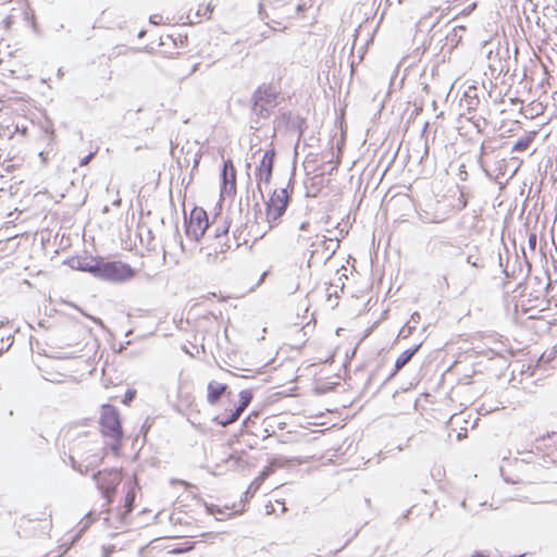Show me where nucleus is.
Returning <instances> with one entry per match:
<instances>
[{
    "label": "nucleus",
    "instance_id": "1",
    "mask_svg": "<svg viewBox=\"0 0 557 557\" xmlns=\"http://www.w3.org/2000/svg\"><path fill=\"white\" fill-rule=\"evenodd\" d=\"M280 88L273 83H262L251 95L250 123L251 128L258 129L261 120L270 117L273 109L277 106Z\"/></svg>",
    "mask_w": 557,
    "mask_h": 557
},
{
    "label": "nucleus",
    "instance_id": "2",
    "mask_svg": "<svg viewBox=\"0 0 557 557\" xmlns=\"http://www.w3.org/2000/svg\"><path fill=\"white\" fill-rule=\"evenodd\" d=\"M295 168L293 169L286 187L273 190L270 199L265 202L267 220L272 228L285 213L294 190Z\"/></svg>",
    "mask_w": 557,
    "mask_h": 557
},
{
    "label": "nucleus",
    "instance_id": "3",
    "mask_svg": "<svg viewBox=\"0 0 557 557\" xmlns=\"http://www.w3.org/2000/svg\"><path fill=\"white\" fill-rule=\"evenodd\" d=\"M135 270L122 261H107L99 258V269L97 278L111 282L123 283L132 280L135 276Z\"/></svg>",
    "mask_w": 557,
    "mask_h": 557
},
{
    "label": "nucleus",
    "instance_id": "4",
    "mask_svg": "<svg viewBox=\"0 0 557 557\" xmlns=\"http://www.w3.org/2000/svg\"><path fill=\"white\" fill-rule=\"evenodd\" d=\"M100 424L103 435L109 436L117 442V444L112 445V449L119 450L120 442L123 437L119 410L110 404L102 405Z\"/></svg>",
    "mask_w": 557,
    "mask_h": 557
},
{
    "label": "nucleus",
    "instance_id": "5",
    "mask_svg": "<svg viewBox=\"0 0 557 557\" xmlns=\"http://www.w3.org/2000/svg\"><path fill=\"white\" fill-rule=\"evenodd\" d=\"M92 479L96 481L97 487L107 504L112 503L116 488L122 481L121 472L117 469L102 470L94 473Z\"/></svg>",
    "mask_w": 557,
    "mask_h": 557
},
{
    "label": "nucleus",
    "instance_id": "6",
    "mask_svg": "<svg viewBox=\"0 0 557 557\" xmlns=\"http://www.w3.org/2000/svg\"><path fill=\"white\" fill-rule=\"evenodd\" d=\"M208 228V215L202 208L195 207L190 211L189 218L187 219L185 216V233L187 237L198 242L202 236H205Z\"/></svg>",
    "mask_w": 557,
    "mask_h": 557
},
{
    "label": "nucleus",
    "instance_id": "7",
    "mask_svg": "<svg viewBox=\"0 0 557 557\" xmlns=\"http://www.w3.org/2000/svg\"><path fill=\"white\" fill-rule=\"evenodd\" d=\"M275 157L276 152L275 150L269 149L263 153V157L259 163V165L256 168V178H257V189L263 199V191L261 188V183L269 184L272 178L273 174V168L275 163Z\"/></svg>",
    "mask_w": 557,
    "mask_h": 557
},
{
    "label": "nucleus",
    "instance_id": "8",
    "mask_svg": "<svg viewBox=\"0 0 557 557\" xmlns=\"http://www.w3.org/2000/svg\"><path fill=\"white\" fill-rule=\"evenodd\" d=\"M531 284L532 292L530 295L533 296L536 300H543L547 302L550 297L549 294L554 290L549 274L545 272L543 276H534L531 281Z\"/></svg>",
    "mask_w": 557,
    "mask_h": 557
},
{
    "label": "nucleus",
    "instance_id": "9",
    "mask_svg": "<svg viewBox=\"0 0 557 557\" xmlns=\"http://www.w3.org/2000/svg\"><path fill=\"white\" fill-rule=\"evenodd\" d=\"M421 345H422L421 343L417 344L400 354V356L395 361L393 371L383 380L382 385H384L386 382L392 380L397 374V372L400 369H403L411 360V358L420 349Z\"/></svg>",
    "mask_w": 557,
    "mask_h": 557
},
{
    "label": "nucleus",
    "instance_id": "10",
    "mask_svg": "<svg viewBox=\"0 0 557 557\" xmlns=\"http://www.w3.org/2000/svg\"><path fill=\"white\" fill-rule=\"evenodd\" d=\"M70 265L75 270L88 272L92 274L95 277H97L99 269V258L90 260L75 258L70 261Z\"/></svg>",
    "mask_w": 557,
    "mask_h": 557
},
{
    "label": "nucleus",
    "instance_id": "11",
    "mask_svg": "<svg viewBox=\"0 0 557 557\" xmlns=\"http://www.w3.org/2000/svg\"><path fill=\"white\" fill-rule=\"evenodd\" d=\"M207 389V401L211 406H214L221 400L223 394L228 389V385L216 381H210Z\"/></svg>",
    "mask_w": 557,
    "mask_h": 557
},
{
    "label": "nucleus",
    "instance_id": "12",
    "mask_svg": "<svg viewBox=\"0 0 557 557\" xmlns=\"http://www.w3.org/2000/svg\"><path fill=\"white\" fill-rule=\"evenodd\" d=\"M45 141L47 143V149L39 152V157L44 163H47L55 154L54 144L55 134L53 128L45 129Z\"/></svg>",
    "mask_w": 557,
    "mask_h": 557
},
{
    "label": "nucleus",
    "instance_id": "13",
    "mask_svg": "<svg viewBox=\"0 0 557 557\" xmlns=\"http://www.w3.org/2000/svg\"><path fill=\"white\" fill-rule=\"evenodd\" d=\"M450 248L458 249V252L455 253V256H458L461 253V250L459 247L454 246V244L447 239H440V238H433L428 244V249L433 255H444L446 250Z\"/></svg>",
    "mask_w": 557,
    "mask_h": 557
},
{
    "label": "nucleus",
    "instance_id": "14",
    "mask_svg": "<svg viewBox=\"0 0 557 557\" xmlns=\"http://www.w3.org/2000/svg\"><path fill=\"white\" fill-rule=\"evenodd\" d=\"M461 107H465L467 111H475L478 106L480 104V98L478 94V88L475 86H470L463 92V97L461 99Z\"/></svg>",
    "mask_w": 557,
    "mask_h": 557
},
{
    "label": "nucleus",
    "instance_id": "15",
    "mask_svg": "<svg viewBox=\"0 0 557 557\" xmlns=\"http://www.w3.org/2000/svg\"><path fill=\"white\" fill-rule=\"evenodd\" d=\"M227 171H231L230 191H235V189H236V170L234 168L232 160H230V159L225 160L223 162V169H222V173H221L222 184H223L225 191H227Z\"/></svg>",
    "mask_w": 557,
    "mask_h": 557
},
{
    "label": "nucleus",
    "instance_id": "16",
    "mask_svg": "<svg viewBox=\"0 0 557 557\" xmlns=\"http://www.w3.org/2000/svg\"><path fill=\"white\" fill-rule=\"evenodd\" d=\"M466 262L470 267L482 270L485 268V259L482 256L480 248L478 246H473L469 249V251L466 255Z\"/></svg>",
    "mask_w": 557,
    "mask_h": 557
},
{
    "label": "nucleus",
    "instance_id": "17",
    "mask_svg": "<svg viewBox=\"0 0 557 557\" xmlns=\"http://www.w3.org/2000/svg\"><path fill=\"white\" fill-rule=\"evenodd\" d=\"M339 163H341V160H339V157L337 156L336 161L334 162L333 165H331L330 169L327 166L329 164L325 161L322 164L315 166L313 169V171L317 172V174L312 177V181H315V180L322 181V177L325 174L332 175L333 172L337 170Z\"/></svg>",
    "mask_w": 557,
    "mask_h": 557
},
{
    "label": "nucleus",
    "instance_id": "18",
    "mask_svg": "<svg viewBox=\"0 0 557 557\" xmlns=\"http://www.w3.org/2000/svg\"><path fill=\"white\" fill-rule=\"evenodd\" d=\"M238 396V405L235 407L234 411H236L240 416L251 403L253 394L251 389H243L239 392Z\"/></svg>",
    "mask_w": 557,
    "mask_h": 557
},
{
    "label": "nucleus",
    "instance_id": "19",
    "mask_svg": "<svg viewBox=\"0 0 557 557\" xmlns=\"http://www.w3.org/2000/svg\"><path fill=\"white\" fill-rule=\"evenodd\" d=\"M294 116L295 115H293V113L290 111L282 112L274 120V128L287 131L288 127L290 126V123H292Z\"/></svg>",
    "mask_w": 557,
    "mask_h": 557
},
{
    "label": "nucleus",
    "instance_id": "20",
    "mask_svg": "<svg viewBox=\"0 0 557 557\" xmlns=\"http://www.w3.org/2000/svg\"><path fill=\"white\" fill-rule=\"evenodd\" d=\"M198 141L189 143L187 141L184 146L181 148V152L185 153V157L183 159V162L178 160V164L182 165H188L190 162V158L193 157V153L197 150Z\"/></svg>",
    "mask_w": 557,
    "mask_h": 557
},
{
    "label": "nucleus",
    "instance_id": "21",
    "mask_svg": "<svg viewBox=\"0 0 557 557\" xmlns=\"http://www.w3.org/2000/svg\"><path fill=\"white\" fill-rule=\"evenodd\" d=\"M136 493L131 488L125 496L124 510L121 512V519H125L134 509Z\"/></svg>",
    "mask_w": 557,
    "mask_h": 557
},
{
    "label": "nucleus",
    "instance_id": "22",
    "mask_svg": "<svg viewBox=\"0 0 557 557\" xmlns=\"http://www.w3.org/2000/svg\"><path fill=\"white\" fill-rule=\"evenodd\" d=\"M307 128V122L306 120L300 115H295L290 126L288 127V132H298V139L304 135L305 131Z\"/></svg>",
    "mask_w": 557,
    "mask_h": 557
},
{
    "label": "nucleus",
    "instance_id": "23",
    "mask_svg": "<svg viewBox=\"0 0 557 557\" xmlns=\"http://www.w3.org/2000/svg\"><path fill=\"white\" fill-rule=\"evenodd\" d=\"M239 417L240 416L236 411L230 410L223 414L218 416L215 418V421L218 422V424L225 428V426L234 423L235 421H237Z\"/></svg>",
    "mask_w": 557,
    "mask_h": 557
},
{
    "label": "nucleus",
    "instance_id": "24",
    "mask_svg": "<svg viewBox=\"0 0 557 557\" xmlns=\"http://www.w3.org/2000/svg\"><path fill=\"white\" fill-rule=\"evenodd\" d=\"M533 139H534L533 134L527 135V136L518 139L515 143V145L512 146V151H517V152L525 151L532 144Z\"/></svg>",
    "mask_w": 557,
    "mask_h": 557
},
{
    "label": "nucleus",
    "instance_id": "25",
    "mask_svg": "<svg viewBox=\"0 0 557 557\" xmlns=\"http://www.w3.org/2000/svg\"><path fill=\"white\" fill-rule=\"evenodd\" d=\"M228 228H230V224L224 222L222 226L216 227L214 235H213V237L219 240L218 244L220 246L221 252L224 251V249H223L224 245L221 243L220 239L227 235Z\"/></svg>",
    "mask_w": 557,
    "mask_h": 557
},
{
    "label": "nucleus",
    "instance_id": "26",
    "mask_svg": "<svg viewBox=\"0 0 557 557\" xmlns=\"http://www.w3.org/2000/svg\"><path fill=\"white\" fill-rule=\"evenodd\" d=\"M323 246H324V249L330 251L331 256H332L338 249L339 242L337 239L326 238L324 236L323 237Z\"/></svg>",
    "mask_w": 557,
    "mask_h": 557
},
{
    "label": "nucleus",
    "instance_id": "27",
    "mask_svg": "<svg viewBox=\"0 0 557 557\" xmlns=\"http://www.w3.org/2000/svg\"><path fill=\"white\" fill-rule=\"evenodd\" d=\"M195 548V543H186L172 549L173 554H184Z\"/></svg>",
    "mask_w": 557,
    "mask_h": 557
},
{
    "label": "nucleus",
    "instance_id": "28",
    "mask_svg": "<svg viewBox=\"0 0 557 557\" xmlns=\"http://www.w3.org/2000/svg\"><path fill=\"white\" fill-rule=\"evenodd\" d=\"M135 396H136V391H135V389H132V388H128V389L126 391V393H125V395H124L123 399H122V403H123L124 405H127V406H128V405L134 400Z\"/></svg>",
    "mask_w": 557,
    "mask_h": 557
},
{
    "label": "nucleus",
    "instance_id": "29",
    "mask_svg": "<svg viewBox=\"0 0 557 557\" xmlns=\"http://www.w3.org/2000/svg\"><path fill=\"white\" fill-rule=\"evenodd\" d=\"M201 157V149L197 148V150L193 153V157L190 158V161H193V170H196L198 168Z\"/></svg>",
    "mask_w": 557,
    "mask_h": 557
},
{
    "label": "nucleus",
    "instance_id": "30",
    "mask_svg": "<svg viewBox=\"0 0 557 557\" xmlns=\"http://www.w3.org/2000/svg\"><path fill=\"white\" fill-rule=\"evenodd\" d=\"M420 313L419 312H414L411 314V319L410 321L408 322V333L410 334L412 332V330L416 329V324L419 322L420 320Z\"/></svg>",
    "mask_w": 557,
    "mask_h": 557
},
{
    "label": "nucleus",
    "instance_id": "31",
    "mask_svg": "<svg viewBox=\"0 0 557 557\" xmlns=\"http://www.w3.org/2000/svg\"><path fill=\"white\" fill-rule=\"evenodd\" d=\"M536 244H537V236L535 233H530L528 235V246H529V249L534 252L535 249H536Z\"/></svg>",
    "mask_w": 557,
    "mask_h": 557
},
{
    "label": "nucleus",
    "instance_id": "32",
    "mask_svg": "<svg viewBox=\"0 0 557 557\" xmlns=\"http://www.w3.org/2000/svg\"><path fill=\"white\" fill-rule=\"evenodd\" d=\"M465 284H463V288H462V292L467 290L470 286L474 285L475 282H476V275L475 274H469L465 280H463Z\"/></svg>",
    "mask_w": 557,
    "mask_h": 557
},
{
    "label": "nucleus",
    "instance_id": "33",
    "mask_svg": "<svg viewBox=\"0 0 557 557\" xmlns=\"http://www.w3.org/2000/svg\"><path fill=\"white\" fill-rule=\"evenodd\" d=\"M70 460H71V466L74 470H76L83 474L87 472L88 468L86 467L85 469H83L82 465L79 462H77L73 456L70 457Z\"/></svg>",
    "mask_w": 557,
    "mask_h": 557
},
{
    "label": "nucleus",
    "instance_id": "34",
    "mask_svg": "<svg viewBox=\"0 0 557 557\" xmlns=\"http://www.w3.org/2000/svg\"><path fill=\"white\" fill-rule=\"evenodd\" d=\"M490 150H493L490 146H487L485 143H483L480 147V156L478 159V162L482 165L483 164V156L486 154Z\"/></svg>",
    "mask_w": 557,
    "mask_h": 557
},
{
    "label": "nucleus",
    "instance_id": "35",
    "mask_svg": "<svg viewBox=\"0 0 557 557\" xmlns=\"http://www.w3.org/2000/svg\"><path fill=\"white\" fill-rule=\"evenodd\" d=\"M323 159H326L325 162L327 164H332V165L334 164V162L336 160H334V149H333V146H331L329 151L325 154H323Z\"/></svg>",
    "mask_w": 557,
    "mask_h": 557
},
{
    "label": "nucleus",
    "instance_id": "36",
    "mask_svg": "<svg viewBox=\"0 0 557 557\" xmlns=\"http://www.w3.org/2000/svg\"><path fill=\"white\" fill-rule=\"evenodd\" d=\"M259 418V412L253 411L243 422L245 428H248L250 423H255V419Z\"/></svg>",
    "mask_w": 557,
    "mask_h": 557
},
{
    "label": "nucleus",
    "instance_id": "37",
    "mask_svg": "<svg viewBox=\"0 0 557 557\" xmlns=\"http://www.w3.org/2000/svg\"><path fill=\"white\" fill-rule=\"evenodd\" d=\"M212 10L213 9H212L211 4L209 3L208 5L205 7L203 12H201V10L199 9L197 14L200 15V16L209 17L211 12H212Z\"/></svg>",
    "mask_w": 557,
    "mask_h": 557
},
{
    "label": "nucleus",
    "instance_id": "38",
    "mask_svg": "<svg viewBox=\"0 0 557 557\" xmlns=\"http://www.w3.org/2000/svg\"><path fill=\"white\" fill-rule=\"evenodd\" d=\"M94 157H95V152H90L87 156H85L83 159H81L79 166L87 165Z\"/></svg>",
    "mask_w": 557,
    "mask_h": 557
},
{
    "label": "nucleus",
    "instance_id": "39",
    "mask_svg": "<svg viewBox=\"0 0 557 557\" xmlns=\"http://www.w3.org/2000/svg\"><path fill=\"white\" fill-rule=\"evenodd\" d=\"M458 176L461 181H467L468 178V173L466 171V166L465 164H461L460 168H459V173H458Z\"/></svg>",
    "mask_w": 557,
    "mask_h": 557
},
{
    "label": "nucleus",
    "instance_id": "40",
    "mask_svg": "<svg viewBox=\"0 0 557 557\" xmlns=\"http://www.w3.org/2000/svg\"><path fill=\"white\" fill-rule=\"evenodd\" d=\"M297 242L301 246H307L311 242V237L299 235Z\"/></svg>",
    "mask_w": 557,
    "mask_h": 557
},
{
    "label": "nucleus",
    "instance_id": "41",
    "mask_svg": "<svg viewBox=\"0 0 557 557\" xmlns=\"http://www.w3.org/2000/svg\"><path fill=\"white\" fill-rule=\"evenodd\" d=\"M260 482L255 481L250 484V486L247 490V494H253L259 488Z\"/></svg>",
    "mask_w": 557,
    "mask_h": 557
},
{
    "label": "nucleus",
    "instance_id": "42",
    "mask_svg": "<svg viewBox=\"0 0 557 557\" xmlns=\"http://www.w3.org/2000/svg\"><path fill=\"white\" fill-rule=\"evenodd\" d=\"M149 20H150V23L158 25V24L161 23L162 16L159 15V14H153V15L150 16Z\"/></svg>",
    "mask_w": 557,
    "mask_h": 557
},
{
    "label": "nucleus",
    "instance_id": "43",
    "mask_svg": "<svg viewBox=\"0 0 557 557\" xmlns=\"http://www.w3.org/2000/svg\"><path fill=\"white\" fill-rule=\"evenodd\" d=\"M547 304H553L557 308V292L550 295L549 299L547 300Z\"/></svg>",
    "mask_w": 557,
    "mask_h": 557
},
{
    "label": "nucleus",
    "instance_id": "44",
    "mask_svg": "<svg viewBox=\"0 0 557 557\" xmlns=\"http://www.w3.org/2000/svg\"><path fill=\"white\" fill-rule=\"evenodd\" d=\"M11 344L4 345L3 339H0V356L10 348Z\"/></svg>",
    "mask_w": 557,
    "mask_h": 557
},
{
    "label": "nucleus",
    "instance_id": "45",
    "mask_svg": "<svg viewBox=\"0 0 557 557\" xmlns=\"http://www.w3.org/2000/svg\"><path fill=\"white\" fill-rule=\"evenodd\" d=\"M358 534V531H355V533L345 542V544L339 547L338 549H336L335 554L341 552L345 546H347L349 544V542Z\"/></svg>",
    "mask_w": 557,
    "mask_h": 557
},
{
    "label": "nucleus",
    "instance_id": "46",
    "mask_svg": "<svg viewBox=\"0 0 557 557\" xmlns=\"http://www.w3.org/2000/svg\"><path fill=\"white\" fill-rule=\"evenodd\" d=\"M522 253H523L524 262H525L527 268H528V272H530L531 271V263H530V261L528 259V256H527V252H525L524 248H522Z\"/></svg>",
    "mask_w": 557,
    "mask_h": 557
},
{
    "label": "nucleus",
    "instance_id": "47",
    "mask_svg": "<svg viewBox=\"0 0 557 557\" xmlns=\"http://www.w3.org/2000/svg\"><path fill=\"white\" fill-rule=\"evenodd\" d=\"M309 226H310L309 222H302L300 224V226H299V230L300 231H308Z\"/></svg>",
    "mask_w": 557,
    "mask_h": 557
},
{
    "label": "nucleus",
    "instance_id": "48",
    "mask_svg": "<svg viewBox=\"0 0 557 557\" xmlns=\"http://www.w3.org/2000/svg\"><path fill=\"white\" fill-rule=\"evenodd\" d=\"M460 30V32H463L465 30V27L462 26H458V27H454L451 29V32L454 33V36L456 37L457 36V32Z\"/></svg>",
    "mask_w": 557,
    "mask_h": 557
},
{
    "label": "nucleus",
    "instance_id": "49",
    "mask_svg": "<svg viewBox=\"0 0 557 557\" xmlns=\"http://www.w3.org/2000/svg\"><path fill=\"white\" fill-rule=\"evenodd\" d=\"M428 154H429V147H428V144L425 143V144H424V153H423V156L421 157V160H422V159H424L425 157H428Z\"/></svg>",
    "mask_w": 557,
    "mask_h": 557
},
{
    "label": "nucleus",
    "instance_id": "50",
    "mask_svg": "<svg viewBox=\"0 0 557 557\" xmlns=\"http://www.w3.org/2000/svg\"><path fill=\"white\" fill-rule=\"evenodd\" d=\"M441 282H442V284H444L448 288L449 283H448V278H447L446 275L442 276V281Z\"/></svg>",
    "mask_w": 557,
    "mask_h": 557
},
{
    "label": "nucleus",
    "instance_id": "51",
    "mask_svg": "<svg viewBox=\"0 0 557 557\" xmlns=\"http://www.w3.org/2000/svg\"><path fill=\"white\" fill-rule=\"evenodd\" d=\"M230 180H231V171H227V191L226 193H231L230 191Z\"/></svg>",
    "mask_w": 557,
    "mask_h": 557
},
{
    "label": "nucleus",
    "instance_id": "52",
    "mask_svg": "<svg viewBox=\"0 0 557 557\" xmlns=\"http://www.w3.org/2000/svg\"><path fill=\"white\" fill-rule=\"evenodd\" d=\"M471 557H487L480 552L474 553Z\"/></svg>",
    "mask_w": 557,
    "mask_h": 557
},
{
    "label": "nucleus",
    "instance_id": "53",
    "mask_svg": "<svg viewBox=\"0 0 557 557\" xmlns=\"http://www.w3.org/2000/svg\"><path fill=\"white\" fill-rule=\"evenodd\" d=\"M428 126H429V123H425L424 128H423L422 134H421V136H422V137L424 136V134H425V132H426Z\"/></svg>",
    "mask_w": 557,
    "mask_h": 557
},
{
    "label": "nucleus",
    "instance_id": "54",
    "mask_svg": "<svg viewBox=\"0 0 557 557\" xmlns=\"http://www.w3.org/2000/svg\"><path fill=\"white\" fill-rule=\"evenodd\" d=\"M198 66H199V64H195V65L193 66V69H191V72H190V73H195V72L197 71Z\"/></svg>",
    "mask_w": 557,
    "mask_h": 557
},
{
    "label": "nucleus",
    "instance_id": "55",
    "mask_svg": "<svg viewBox=\"0 0 557 557\" xmlns=\"http://www.w3.org/2000/svg\"><path fill=\"white\" fill-rule=\"evenodd\" d=\"M262 9H263V4L261 3V4L259 5V14H260V15H262Z\"/></svg>",
    "mask_w": 557,
    "mask_h": 557
},
{
    "label": "nucleus",
    "instance_id": "56",
    "mask_svg": "<svg viewBox=\"0 0 557 557\" xmlns=\"http://www.w3.org/2000/svg\"><path fill=\"white\" fill-rule=\"evenodd\" d=\"M144 35H145V30H140L138 34V37L141 38V37H144Z\"/></svg>",
    "mask_w": 557,
    "mask_h": 557
},
{
    "label": "nucleus",
    "instance_id": "57",
    "mask_svg": "<svg viewBox=\"0 0 557 557\" xmlns=\"http://www.w3.org/2000/svg\"><path fill=\"white\" fill-rule=\"evenodd\" d=\"M374 376H375V372H372V373H371V375H370V377H369V380H373V379H374Z\"/></svg>",
    "mask_w": 557,
    "mask_h": 557
},
{
    "label": "nucleus",
    "instance_id": "58",
    "mask_svg": "<svg viewBox=\"0 0 557 557\" xmlns=\"http://www.w3.org/2000/svg\"><path fill=\"white\" fill-rule=\"evenodd\" d=\"M301 10H302V5H298L297 11H301Z\"/></svg>",
    "mask_w": 557,
    "mask_h": 557
},
{
    "label": "nucleus",
    "instance_id": "59",
    "mask_svg": "<svg viewBox=\"0 0 557 557\" xmlns=\"http://www.w3.org/2000/svg\"><path fill=\"white\" fill-rule=\"evenodd\" d=\"M457 437H458V440H461L462 434H461V433H458Z\"/></svg>",
    "mask_w": 557,
    "mask_h": 557
}]
</instances>
